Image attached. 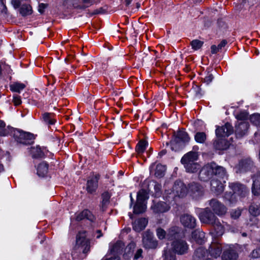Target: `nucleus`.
<instances>
[{
  "instance_id": "obj_1",
  "label": "nucleus",
  "mask_w": 260,
  "mask_h": 260,
  "mask_svg": "<svg viewBox=\"0 0 260 260\" xmlns=\"http://www.w3.org/2000/svg\"><path fill=\"white\" fill-rule=\"evenodd\" d=\"M213 176L223 179L227 178L228 174L224 167L218 166L214 162H211L204 166L200 170L199 178L202 181L207 182Z\"/></svg>"
},
{
  "instance_id": "obj_2",
  "label": "nucleus",
  "mask_w": 260,
  "mask_h": 260,
  "mask_svg": "<svg viewBox=\"0 0 260 260\" xmlns=\"http://www.w3.org/2000/svg\"><path fill=\"white\" fill-rule=\"evenodd\" d=\"M86 232H79L76 236V243L72 251V255L86 254L90 248V241L86 238Z\"/></svg>"
},
{
  "instance_id": "obj_3",
  "label": "nucleus",
  "mask_w": 260,
  "mask_h": 260,
  "mask_svg": "<svg viewBox=\"0 0 260 260\" xmlns=\"http://www.w3.org/2000/svg\"><path fill=\"white\" fill-rule=\"evenodd\" d=\"M12 133L15 140L19 143L24 145H30L33 142L34 136L31 133L25 132L18 129H14Z\"/></svg>"
},
{
  "instance_id": "obj_4",
  "label": "nucleus",
  "mask_w": 260,
  "mask_h": 260,
  "mask_svg": "<svg viewBox=\"0 0 260 260\" xmlns=\"http://www.w3.org/2000/svg\"><path fill=\"white\" fill-rule=\"evenodd\" d=\"M189 249V245L187 242L182 239H175L171 243V249L178 255L187 254Z\"/></svg>"
},
{
  "instance_id": "obj_5",
  "label": "nucleus",
  "mask_w": 260,
  "mask_h": 260,
  "mask_svg": "<svg viewBox=\"0 0 260 260\" xmlns=\"http://www.w3.org/2000/svg\"><path fill=\"white\" fill-rule=\"evenodd\" d=\"M199 219L202 223L211 225L218 219L209 208L204 209L199 214Z\"/></svg>"
},
{
  "instance_id": "obj_6",
  "label": "nucleus",
  "mask_w": 260,
  "mask_h": 260,
  "mask_svg": "<svg viewBox=\"0 0 260 260\" xmlns=\"http://www.w3.org/2000/svg\"><path fill=\"white\" fill-rule=\"evenodd\" d=\"M209 205L212 212L219 216H222L227 213L226 207L216 199H212L209 201Z\"/></svg>"
},
{
  "instance_id": "obj_7",
  "label": "nucleus",
  "mask_w": 260,
  "mask_h": 260,
  "mask_svg": "<svg viewBox=\"0 0 260 260\" xmlns=\"http://www.w3.org/2000/svg\"><path fill=\"white\" fill-rule=\"evenodd\" d=\"M144 247L147 249H155L157 247L158 241L155 239L153 233L150 231L145 232L143 238Z\"/></svg>"
},
{
  "instance_id": "obj_8",
  "label": "nucleus",
  "mask_w": 260,
  "mask_h": 260,
  "mask_svg": "<svg viewBox=\"0 0 260 260\" xmlns=\"http://www.w3.org/2000/svg\"><path fill=\"white\" fill-rule=\"evenodd\" d=\"M188 192L192 198L199 199L204 194V188L199 183L192 182L188 184Z\"/></svg>"
},
{
  "instance_id": "obj_9",
  "label": "nucleus",
  "mask_w": 260,
  "mask_h": 260,
  "mask_svg": "<svg viewBox=\"0 0 260 260\" xmlns=\"http://www.w3.org/2000/svg\"><path fill=\"white\" fill-rule=\"evenodd\" d=\"M180 221L183 227L188 229H193L197 226V220L192 215L184 213L180 217Z\"/></svg>"
},
{
  "instance_id": "obj_10",
  "label": "nucleus",
  "mask_w": 260,
  "mask_h": 260,
  "mask_svg": "<svg viewBox=\"0 0 260 260\" xmlns=\"http://www.w3.org/2000/svg\"><path fill=\"white\" fill-rule=\"evenodd\" d=\"M254 166L251 159L249 157L241 159L236 166L237 172L240 173H245L250 171Z\"/></svg>"
},
{
  "instance_id": "obj_11",
  "label": "nucleus",
  "mask_w": 260,
  "mask_h": 260,
  "mask_svg": "<svg viewBox=\"0 0 260 260\" xmlns=\"http://www.w3.org/2000/svg\"><path fill=\"white\" fill-rule=\"evenodd\" d=\"M11 4L16 9L20 7L19 10V13L23 17L29 15L32 13L31 6L28 4L21 5V1L20 0H11Z\"/></svg>"
},
{
  "instance_id": "obj_12",
  "label": "nucleus",
  "mask_w": 260,
  "mask_h": 260,
  "mask_svg": "<svg viewBox=\"0 0 260 260\" xmlns=\"http://www.w3.org/2000/svg\"><path fill=\"white\" fill-rule=\"evenodd\" d=\"M234 132V128L232 124L226 122L222 126H218L215 131L216 137L225 138L232 134Z\"/></svg>"
},
{
  "instance_id": "obj_13",
  "label": "nucleus",
  "mask_w": 260,
  "mask_h": 260,
  "mask_svg": "<svg viewBox=\"0 0 260 260\" xmlns=\"http://www.w3.org/2000/svg\"><path fill=\"white\" fill-rule=\"evenodd\" d=\"M249 124L246 121H242L235 126V135L237 138L241 139L246 135L248 132Z\"/></svg>"
},
{
  "instance_id": "obj_14",
  "label": "nucleus",
  "mask_w": 260,
  "mask_h": 260,
  "mask_svg": "<svg viewBox=\"0 0 260 260\" xmlns=\"http://www.w3.org/2000/svg\"><path fill=\"white\" fill-rule=\"evenodd\" d=\"M172 191L176 196L183 197L186 193L187 189L182 181H176L173 186Z\"/></svg>"
},
{
  "instance_id": "obj_15",
  "label": "nucleus",
  "mask_w": 260,
  "mask_h": 260,
  "mask_svg": "<svg viewBox=\"0 0 260 260\" xmlns=\"http://www.w3.org/2000/svg\"><path fill=\"white\" fill-rule=\"evenodd\" d=\"M230 145V142L222 137H216V138L213 142V148L216 150H226L229 147Z\"/></svg>"
},
{
  "instance_id": "obj_16",
  "label": "nucleus",
  "mask_w": 260,
  "mask_h": 260,
  "mask_svg": "<svg viewBox=\"0 0 260 260\" xmlns=\"http://www.w3.org/2000/svg\"><path fill=\"white\" fill-rule=\"evenodd\" d=\"M174 136H175L174 139L171 142L172 145H174V143L177 144L181 142L187 143L190 139L187 132L184 130H180L178 131L176 134H174Z\"/></svg>"
},
{
  "instance_id": "obj_17",
  "label": "nucleus",
  "mask_w": 260,
  "mask_h": 260,
  "mask_svg": "<svg viewBox=\"0 0 260 260\" xmlns=\"http://www.w3.org/2000/svg\"><path fill=\"white\" fill-rule=\"evenodd\" d=\"M238 254L236 250L233 247L226 248L222 255V260H237Z\"/></svg>"
},
{
  "instance_id": "obj_18",
  "label": "nucleus",
  "mask_w": 260,
  "mask_h": 260,
  "mask_svg": "<svg viewBox=\"0 0 260 260\" xmlns=\"http://www.w3.org/2000/svg\"><path fill=\"white\" fill-rule=\"evenodd\" d=\"M100 178V175H96L92 177L87 180L86 184V190L89 193H92L95 192L98 187V181Z\"/></svg>"
},
{
  "instance_id": "obj_19",
  "label": "nucleus",
  "mask_w": 260,
  "mask_h": 260,
  "mask_svg": "<svg viewBox=\"0 0 260 260\" xmlns=\"http://www.w3.org/2000/svg\"><path fill=\"white\" fill-rule=\"evenodd\" d=\"M211 190L216 195L221 194L224 190V186L221 182L217 179H212L210 182Z\"/></svg>"
},
{
  "instance_id": "obj_20",
  "label": "nucleus",
  "mask_w": 260,
  "mask_h": 260,
  "mask_svg": "<svg viewBox=\"0 0 260 260\" xmlns=\"http://www.w3.org/2000/svg\"><path fill=\"white\" fill-rule=\"evenodd\" d=\"M230 186L235 194H238L241 197H245L248 192L246 186L240 183H233Z\"/></svg>"
},
{
  "instance_id": "obj_21",
  "label": "nucleus",
  "mask_w": 260,
  "mask_h": 260,
  "mask_svg": "<svg viewBox=\"0 0 260 260\" xmlns=\"http://www.w3.org/2000/svg\"><path fill=\"white\" fill-rule=\"evenodd\" d=\"M151 208L155 213H161L168 211L170 207L166 203L159 202L157 203L153 202Z\"/></svg>"
},
{
  "instance_id": "obj_22",
  "label": "nucleus",
  "mask_w": 260,
  "mask_h": 260,
  "mask_svg": "<svg viewBox=\"0 0 260 260\" xmlns=\"http://www.w3.org/2000/svg\"><path fill=\"white\" fill-rule=\"evenodd\" d=\"M222 252V246L221 245L217 242H212L209 248V253L211 256L217 258L219 257Z\"/></svg>"
},
{
  "instance_id": "obj_23",
  "label": "nucleus",
  "mask_w": 260,
  "mask_h": 260,
  "mask_svg": "<svg viewBox=\"0 0 260 260\" xmlns=\"http://www.w3.org/2000/svg\"><path fill=\"white\" fill-rule=\"evenodd\" d=\"M207 256V250L202 247H200L195 250L192 255V260H207L209 258Z\"/></svg>"
},
{
  "instance_id": "obj_24",
  "label": "nucleus",
  "mask_w": 260,
  "mask_h": 260,
  "mask_svg": "<svg viewBox=\"0 0 260 260\" xmlns=\"http://www.w3.org/2000/svg\"><path fill=\"white\" fill-rule=\"evenodd\" d=\"M191 238L197 243L202 245L205 241V233L200 229H196L192 232Z\"/></svg>"
},
{
  "instance_id": "obj_25",
  "label": "nucleus",
  "mask_w": 260,
  "mask_h": 260,
  "mask_svg": "<svg viewBox=\"0 0 260 260\" xmlns=\"http://www.w3.org/2000/svg\"><path fill=\"white\" fill-rule=\"evenodd\" d=\"M198 153L196 151H189L185 154L181 158V162L182 164L195 162L198 159Z\"/></svg>"
},
{
  "instance_id": "obj_26",
  "label": "nucleus",
  "mask_w": 260,
  "mask_h": 260,
  "mask_svg": "<svg viewBox=\"0 0 260 260\" xmlns=\"http://www.w3.org/2000/svg\"><path fill=\"white\" fill-rule=\"evenodd\" d=\"M147 223L148 221L146 218H139L133 223V228L136 232H140L145 228Z\"/></svg>"
},
{
  "instance_id": "obj_27",
  "label": "nucleus",
  "mask_w": 260,
  "mask_h": 260,
  "mask_svg": "<svg viewBox=\"0 0 260 260\" xmlns=\"http://www.w3.org/2000/svg\"><path fill=\"white\" fill-rule=\"evenodd\" d=\"M215 233L216 237H219L222 236L224 233V228L223 225L221 224L218 218L215 222H213L211 225Z\"/></svg>"
},
{
  "instance_id": "obj_28",
  "label": "nucleus",
  "mask_w": 260,
  "mask_h": 260,
  "mask_svg": "<svg viewBox=\"0 0 260 260\" xmlns=\"http://www.w3.org/2000/svg\"><path fill=\"white\" fill-rule=\"evenodd\" d=\"M101 197L102 201L101 204L100 205V208L101 210L104 212L106 210L108 206L110 203V199L111 196L109 192L106 191L102 194Z\"/></svg>"
},
{
  "instance_id": "obj_29",
  "label": "nucleus",
  "mask_w": 260,
  "mask_h": 260,
  "mask_svg": "<svg viewBox=\"0 0 260 260\" xmlns=\"http://www.w3.org/2000/svg\"><path fill=\"white\" fill-rule=\"evenodd\" d=\"M180 228L177 226H173L171 227L167 234V239L168 240H173L179 234Z\"/></svg>"
},
{
  "instance_id": "obj_30",
  "label": "nucleus",
  "mask_w": 260,
  "mask_h": 260,
  "mask_svg": "<svg viewBox=\"0 0 260 260\" xmlns=\"http://www.w3.org/2000/svg\"><path fill=\"white\" fill-rule=\"evenodd\" d=\"M48 164L44 161L40 163L37 168V174L39 176L44 177L48 173Z\"/></svg>"
},
{
  "instance_id": "obj_31",
  "label": "nucleus",
  "mask_w": 260,
  "mask_h": 260,
  "mask_svg": "<svg viewBox=\"0 0 260 260\" xmlns=\"http://www.w3.org/2000/svg\"><path fill=\"white\" fill-rule=\"evenodd\" d=\"M146 205L145 203L136 201L134 206L133 213L135 214H139L144 213L146 211Z\"/></svg>"
},
{
  "instance_id": "obj_32",
  "label": "nucleus",
  "mask_w": 260,
  "mask_h": 260,
  "mask_svg": "<svg viewBox=\"0 0 260 260\" xmlns=\"http://www.w3.org/2000/svg\"><path fill=\"white\" fill-rule=\"evenodd\" d=\"M54 114L45 112L42 114L43 120L48 125H53L56 122L54 118Z\"/></svg>"
},
{
  "instance_id": "obj_33",
  "label": "nucleus",
  "mask_w": 260,
  "mask_h": 260,
  "mask_svg": "<svg viewBox=\"0 0 260 260\" xmlns=\"http://www.w3.org/2000/svg\"><path fill=\"white\" fill-rule=\"evenodd\" d=\"M176 253L171 249H165L163 251L162 257L163 260H176Z\"/></svg>"
},
{
  "instance_id": "obj_34",
  "label": "nucleus",
  "mask_w": 260,
  "mask_h": 260,
  "mask_svg": "<svg viewBox=\"0 0 260 260\" xmlns=\"http://www.w3.org/2000/svg\"><path fill=\"white\" fill-rule=\"evenodd\" d=\"M187 172L195 173L200 169V165L196 162L183 164Z\"/></svg>"
},
{
  "instance_id": "obj_35",
  "label": "nucleus",
  "mask_w": 260,
  "mask_h": 260,
  "mask_svg": "<svg viewBox=\"0 0 260 260\" xmlns=\"http://www.w3.org/2000/svg\"><path fill=\"white\" fill-rule=\"evenodd\" d=\"M166 170V166L158 164L155 168L154 175L157 178H162L165 175Z\"/></svg>"
},
{
  "instance_id": "obj_36",
  "label": "nucleus",
  "mask_w": 260,
  "mask_h": 260,
  "mask_svg": "<svg viewBox=\"0 0 260 260\" xmlns=\"http://www.w3.org/2000/svg\"><path fill=\"white\" fill-rule=\"evenodd\" d=\"M252 192L255 196L260 195V180L257 178H255L253 181Z\"/></svg>"
},
{
  "instance_id": "obj_37",
  "label": "nucleus",
  "mask_w": 260,
  "mask_h": 260,
  "mask_svg": "<svg viewBox=\"0 0 260 260\" xmlns=\"http://www.w3.org/2000/svg\"><path fill=\"white\" fill-rule=\"evenodd\" d=\"M228 42L225 40H223L221 42L216 46L215 45H213L211 47V52L212 54H216L217 52L220 51L222 48L225 46Z\"/></svg>"
},
{
  "instance_id": "obj_38",
  "label": "nucleus",
  "mask_w": 260,
  "mask_h": 260,
  "mask_svg": "<svg viewBox=\"0 0 260 260\" xmlns=\"http://www.w3.org/2000/svg\"><path fill=\"white\" fill-rule=\"evenodd\" d=\"M31 151L32 157L35 158H42L45 155L41 148L39 146L31 148Z\"/></svg>"
},
{
  "instance_id": "obj_39",
  "label": "nucleus",
  "mask_w": 260,
  "mask_h": 260,
  "mask_svg": "<svg viewBox=\"0 0 260 260\" xmlns=\"http://www.w3.org/2000/svg\"><path fill=\"white\" fill-rule=\"evenodd\" d=\"M207 137L205 132H197L194 135V140L198 143L204 144L207 140Z\"/></svg>"
},
{
  "instance_id": "obj_40",
  "label": "nucleus",
  "mask_w": 260,
  "mask_h": 260,
  "mask_svg": "<svg viewBox=\"0 0 260 260\" xmlns=\"http://www.w3.org/2000/svg\"><path fill=\"white\" fill-rule=\"evenodd\" d=\"M25 86V85L23 83L15 82L10 85V88L13 92H20Z\"/></svg>"
},
{
  "instance_id": "obj_41",
  "label": "nucleus",
  "mask_w": 260,
  "mask_h": 260,
  "mask_svg": "<svg viewBox=\"0 0 260 260\" xmlns=\"http://www.w3.org/2000/svg\"><path fill=\"white\" fill-rule=\"evenodd\" d=\"M250 213L254 216H256L260 214V205L252 204L249 209Z\"/></svg>"
},
{
  "instance_id": "obj_42",
  "label": "nucleus",
  "mask_w": 260,
  "mask_h": 260,
  "mask_svg": "<svg viewBox=\"0 0 260 260\" xmlns=\"http://www.w3.org/2000/svg\"><path fill=\"white\" fill-rule=\"evenodd\" d=\"M147 192L145 189H141L138 193L137 201L145 203L148 199Z\"/></svg>"
},
{
  "instance_id": "obj_43",
  "label": "nucleus",
  "mask_w": 260,
  "mask_h": 260,
  "mask_svg": "<svg viewBox=\"0 0 260 260\" xmlns=\"http://www.w3.org/2000/svg\"><path fill=\"white\" fill-rule=\"evenodd\" d=\"M156 234L157 238L160 240H164L166 238L167 239V234L166 231L161 228V227H158L156 230Z\"/></svg>"
},
{
  "instance_id": "obj_44",
  "label": "nucleus",
  "mask_w": 260,
  "mask_h": 260,
  "mask_svg": "<svg viewBox=\"0 0 260 260\" xmlns=\"http://www.w3.org/2000/svg\"><path fill=\"white\" fill-rule=\"evenodd\" d=\"M146 143L145 140L140 141L136 146V151L139 154L143 153L146 149Z\"/></svg>"
},
{
  "instance_id": "obj_45",
  "label": "nucleus",
  "mask_w": 260,
  "mask_h": 260,
  "mask_svg": "<svg viewBox=\"0 0 260 260\" xmlns=\"http://www.w3.org/2000/svg\"><path fill=\"white\" fill-rule=\"evenodd\" d=\"M224 198L229 201L231 203H234L236 202V195L234 192H225L224 195Z\"/></svg>"
},
{
  "instance_id": "obj_46",
  "label": "nucleus",
  "mask_w": 260,
  "mask_h": 260,
  "mask_svg": "<svg viewBox=\"0 0 260 260\" xmlns=\"http://www.w3.org/2000/svg\"><path fill=\"white\" fill-rule=\"evenodd\" d=\"M83 214L84 216V219L89 220L91 222H94L95 220V216L88 209H85L83 211Z\"/></svg>"
},
{
  "instance_id": "obj_47",
  "label": "nucleus",
  "mask_w": 260,
  "mask_h": 260,
  "mask_svg": "<svg viewBox=\"0 0 260 260\" xmlns=\"http://www.w3.org/2000/svg\"><path fill=\"white\" fill-rule=\"evenodd\" d=\"M204 42L199 40H194L190 42V45L194 50L200 49L203 46Z\"/></svg>"
},
{
  "instance_id": "obj_48",
  "label": "nucleus",
  "mask_w": 260,
  "mask_h": 260,
  "mask_svg": "<svg viewBox=\"0 0 260 260\" xmlns=\"http://www.w3.org/2000/svg\"><path fill=\"white\" fill-rule=\"evenodd\" d=\"M251 122L255 125H260V114H254L250 116Z\"/></svg>"
},
{
  "instance_id": "obj_49",
  "label": "nucleus",
  "mask_w": 260,
  "mask_h": 260,
  "mask_svg": "<svg viewBox=\"0 0 260 260\" xmlns=\"http://www.w3.org/2000/svg\"><path fill=\"white\" fill-rule=\"evenodd\" d=\"M236 118L238 120L245 121L246 120L248 119V114L246 112H241L236 115Z\"/></svg>"
},
{
  "instance_id": "obj_50",
  "label": "nucleus",
  "mask_w": 260,
  "mask_h": 260,
  "mask_svg": "<svg viewBox=\"0 0 260 260\" xmlns=\"http://www.w3.org/2000/svg\"><path fill=\"white\" fill-rule=\"evenodd\" d=\"M241 215V210L239 209L233 210L231 212V217L234 219L238 218Z\"/></svg>"
},
{
  "instance_id": "obj_51",
  "label": "nucleus",
  "mask_w": 260,
  "mask_h": 260,
  "mask_svg": "<svg viewBox=\"0 0 260 260\" xmlns=\"http://www.w3.org/2000/svg\"><path fill=\"white\" fill-rule=\"evenodd\" d=\"M122 246V242L119 241L117 242L116 243H115L111 249V251L113 252H118L119 250H120V248H121Z\"/></svg>"
},
{
  "instance_id": "obj_52",
  "label": "nucleus",
  "mask_w": 260,
  "mask_h": 260,
  "mask_svg": "<svg viewBox=\"0 0 260 260\" xmlns=\"http://www.w3.org/2000/svg\"><path fill=\"white\" fill-rule=\"evenodd\" d=\"M251 255L254 258L260 257V247L254 249L251 253Z\"/></svg>"
},
{
  "instance_id": "obj_53",
  "label": "nucleus",
  "mask_w": 260,
  "mask_h": 260,
  "mask_svg": "<svg viewBox=\"0 0 260 260\" xmlns=\"http://www.w3.org/2000/svg\"><path fill=\"white\" fill-rule=\"evenodd\" d=\"M213 78V75L210 73H208L206 76L204 78L203 81L204 82L206 83L207 84H208L212 82Z\"/></svg>"
},
{
  "instance_id": "obj_54",
  "label": "nucleus",
  "mask_w": 260,
  "mask_h": 260,
  "mask_svg": "<svg viewBox=\"0 0 260 260\" xmlns=\"http://www.w3.org/2000/svg\"><path fill=\"white\" fill-rule=\"evenodd\" d=\"M13 102L15 106H18L21 103V100L20 96L15 95L13 97Z\"/></svg>"
},
{
  "instance_id": "obj_55",
  "label": "nucleus",
  "mask_w": 260,
  "mask_h": 260,
  "mask_svg": "<svg viewBox=\"0 0 260 260\" xmlns=\"http://www.w3.org/2000/svg\"><path fill=\"white\" fill-rule=\"evenodd\" d=\"M47 6L48 5L47 4H43V3H41V4H39V12H40L41 14L43 13L44 11V9L47 8Z\"/></svg>"
},
{
  "instance_id": "obj_56",
  "label": "nucleus",
  "mask_w": 260,
  "mask_h": 260,
  "mask_svg": "<svg viewBox=\"0 0 260 260\" xmlns=\"http://www.w3.org/2000/svg\"><path fill=\"white\" fill-rule=\"evenodd\" d=\"M143 252V250L142 249H139L137 250L136 253H135L134 255V259H137L140 257L142 256V254Z\"/></svg>"
},
{
  "instance_id": "obj_57",
  "label": "nucleus",
  "mask_w": 260,
  "mask_h": 260,
  "mask_svg": "<svg viewBox=\"0 0 260 260\" xmlns=\"http://www.w3.org/2000/svg\"><path fill=\"white\" fill-rule=\"evenodd\" d=\"M255 0H243L242 3L243 5H246L252 6L254 5Z\"/></svg>"
},
{
  "instance_id": "obj_58",
  "label": "nucleus",
  "mask_w": 260,
  "mask_h": 260,
  "mask_svg": "<svg viewBox=\"0 0 260 260\" xmlns=\"http://www.w3.org/2000/svg\"><path fill=\"white\" fill-rule=\"evenodd\" d=\"M8 134V132L5 128V127L0 128V136H5L7 135Z\"/></svg>"
},
{
  "instance_id": "obj_59",
  "label": "nucleus",
  "mask_w": 260,
  "mask_h": 260,
  "mask_svg": "<svg viewBox=\"0 0 260 260\" xmlns=\"http://www.w3.org/2000/svg\"><path fill=\"white\" fill-rule=\"evenodd\" d=\"M76 219L77 221H81L83 219H84V216L83 215V211H82L78 215H77Z\"/></svg>"
},
{
  "instance_id": "obj_60",
  "label": "nucleus",
  "mask_w": 260,
  "mask_h": 260,
  "mask_svg": "<svg viewBox=\"0 0 260 260\" xmlns=\"http://www.w3.org/2000/svg\"><path fill=\"white\" fill-rule=\"evenodd\" d=\"M104 11V10L103 8H100L99 9H96L94 10L93 12L92 13V14H99L103 13Z\"/></svg>"
},
{
  "instance_id": "obj_61",
  "label": "nucleus",
  "mask_w": 260,
  "mask_h": 260,
  "mask_svg": "<svg viewBox=\"0 0 260 260\" xmlns=\"http://www.w3.org/2000/svg\"><path fill=\"white\" fill-rule=\"evenodd\" d=\"M136 247V243L134 242H131L127 246V248L129 250L134 249Z\"/></svg>"
},
{
  "instance_id": "obj_62",
  "label": "nucleus",
  "mask_w": 260,
  "mask_h": 260,
  "mask_svg": "<svg viewBox=\"0 0 260 260\" xmlns=\"http://www.w3.org/2000/svg\"><path fill=\"white\" fill-rule=\"evenodd\" d=\"M1 1L4 7L3 9L2 10V12L6 14L7 13V8L6 5L4 4L3 0H1Z\"/></svg>"
},
{
  "instance_id": "obj_63",
  "label": "nucleus",
  "mask_w": 260,
  "mask_h": 260,
  "mask_svg": "<svg viewBox=\"0 0 260 260\" xmlns=\"http://www.w3.org/2000/svg\"><path fill=\"white\" fill-rule=\"evenodd\" d=\"M82 3L85 4H90V5L93 4V1L92 0H81Z\"/></svg>"
},
{
  "instance_id": "obj_64",
  "label": "nucleus",
  "mask_w": 260,
  "mask_h": 260,
  "mask_svg": "<svg viewBox=\"0 0 260 260\" xmlns=\"http://www.w3.org/2000/svg\"><path fill=\"white\" fill-rule=\"evenodd\" d=\"M166 153H167L166 150H162L160 152H159L158 154H159V155L161 156L162 155L166 154Z\"/></svg>"
}]
</instances>
